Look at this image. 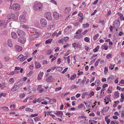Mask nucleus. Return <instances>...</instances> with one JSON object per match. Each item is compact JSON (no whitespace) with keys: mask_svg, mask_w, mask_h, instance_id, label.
<instances>
[{"mask_svg":"<svg viewBox=\"0 0 124 124\" xmlns=\"http://www.w3.org/2000/svg\"><path fill=\"white\" fill-rule=\"evenodd\" d=\"M46 99H48L49 100L50 103L51 104H53V103H54L53 99H51L47 97H46Z\"/></svg>","mask_w":124,"mask_h":124,"instance_id":"nucleus-34","label":"nucleus"},{"mask_svg":"<svg viewBox=\"0 0 124 124\" xmlns=\"http://www.w3.org/2000/svg\"><path fill=\"white\" fill-rule=\"evenodd\" d=\"M83 27L85 28H87L89 26V24L88 23H86L85 24H83Z\"/></svg>","mask_w":124,"mask_h":124,"instance_id":"nucleus-39","label":"nucleus"},{"mask_svg":"<svg viewBox=\"0 0 124 124\" xmlns=\"http://www.w3.org/2000/svg\"><path fill=\"white\" fill-rule=\"evenodd\" d=\"M108 69L106 67H105L104 68V72L105 73V74L106 75L107 74V72H108Z\"/></svg>","mask_w":124,"mask_h":124,"instance_id":"nucleus-46","label":"nucleus"},{"mask_svg":"<svg viewBox=\"0 0 124 124\" xmlns=\"http://www.w3.org/2000/svg\"><path fill=\"white\" fill-rule=\"evenodd\" d=\"M76 74L73 75L70 77V79L71 80H72L74 79L76 77Z\"/></svg>","mask_w":124,"mask_h":124,"instance_id":"nucleus-43","label":"nucleus"},{"mask_svg":"<svg viewBox=\"0 0 124 124\" xmlns=\"http://www.w3.org/2000/svg\"><path fill=\"white\" fill-rule=\"evenodd\" d=\"M27 121L29 123L34 124L33 120L31 119H28L27 120Z\"/></svg>","mask_w":124,"mask_h":124,"instance_id":"nucleus-35","label":"nucleus"},{"mask_svg":"<svg viewBox=\"0 0 124 124\" xmlns=\"http://www.w3.org/2000/svg\"><path fill=\"white\" fill-rule=\"evenodd\" d=\"M85 104L86 107L88 108H91L92 105V103L90 101L87 102L85 103Z\"/></svg>","mask_w":124,"mask_h":124,"instance_id":"nucleus-11","label":"nucleus"},{"mask_svg":"<svg viewBox=\"0 0 124 124\" xmlns=\"http://www.w3.org/2000/svg\"><path fill=\"white\" fill-rule=\"evenodd\" d=\"M114 76L110 75L108 78L107 81L108 83H110L113 80L114 78Z\"/></svg>","mask_w":124,"mask_h":124,"instance_id":"nucleus-12","label":"nucleus"},{"mask_svg":"<svg viewBox=\"0 0 124 124\" xmlns=\"http://www.w3.org/2000/svg\"><path fill=\"white\" fill-rule=\"evenodd\" d=\"M20 98H23L25 96V94L24 93L23 94L21 93L20 95Z\"/></svg>","mask_w":124,"mask_h":124,"instance_id":"nucleus-52","label":"nucleus"},{"mask_svg":"<svg viewBox=\"0 0 124 124\" xmlns=\"http://www.w3.org/2000/svg\"><path fill=\"white\" fill-rule=\"evenodd\" d=\"M70 7L66 8L65 10V13L66 14H68L70 12Z\"/></svg>","mask_w":124,"mask_h":124,"instance_id":"nucleus-23","label":"nucleus"},{"mask_svg":"<svg viewBox=\"0 0 124 124\" xmlns=\"http://www.w3.org/2000/svg\"><path fill=\"white\" fill-rule=\"evenodd\" d=\"M9 15L10 16V17L8 18V20H7V23L8 22L10 21L11 19H13L15 18V16L13 14H10Z\"/></svg>","mask_w":124,"mask_h":124,"instance_id":"nucleus-21","label":"nucleus"},{"mask_svg":"<svg viewBox=\"0 0 124 124\" xmlns=\"http://www.w3.org/2000/svg\"><path fill=\"white\" fill-rule=\"evenodd\" d=\"M15 47L16 51L18 52H20L22 50V48L21 46L18 45H16Z\"/></svg>","mask_w":124,"mask_h":124,"instance_id":"nucleus-13","label":"nucleus"},{"mask_svg":"<svg viewBox=\"0 0 124 124\" xmlns=\"http://www.w3.org/2000/svg\"><path fill=\"white\" fill-rule=\"evenodd\" d=\"M20 21L22 23H25L26 22V19L24 16L21 15L19 17Z\"/></svg>","mask_w":124,"mask_h":124,"instance_id":"nucleus-6","label":"nucleus"},{"mask_svg":"<svg viewBox=\"0 0 124 124\" xmlns=\"http://www.w3.org/2000/svg\"><path fill=\"white\" fill-rule=\"evenodd\" d=\"M38 115L37 114H34L31 115L30 116V117H34L37 116H38Z\"/></svg>","mask_w":124,"mask_h":124,"instance_id":"nucleus-56","label":"nucleus"},{"mask_svg":"<svg viewBox=\"0 0 124 124\" xmlns=\"http://www.w3.org/2000/svg\"><path fill=\"white\" fill-rule=\"evenodd\" d=\"M18 41L22 44H24L26 41V38L24 37H19L18 39Z\"/></svg>","mask_w":124,"mask_h":124,"instance_id":"nucleus-7","label":"nucleus"},{"mask_svg":"<svg viewBox=\"0 0 124 124\" xmlns=\"http://www.w3.org/2000/svg\"><path fill=\"white\" fill-rule=\"evenodd\" d=\"M72 46H73L74 47L77 48H80L81 46V44L79 43L78 44H76L75 43L74 44H72Z\"/></svg>","mask_w":124,"mask_h":124,"instance_id":"nucleus-16","label":"nucleus"},{"mask_svg":"<svg viewBox=\"0 0 124 124\" xmlns=\"http://www.w3.org/2000/svg\"><path fill=\"white\" fill-rule=\"evenodd\" d=\"M39 34L37 33L34 34H30L29 35V37L32 38H36L39 37Z\"/></svg>","mask_w":124,"mask_h":124,"instance_id":"nucleus-15","label":"nucleus"},{"mask_svg":"<svg viewBox=\"0 0 124 124\" xmlns=\"http://www.w3.org/2000/svg\"><path fill=\"white\" fill-rule=\"evenodd\" d=\"M43 7V5L40 2H37L35 3L33 8L36 11H40L42 10Z\"/></svg>","mask_w":124,"mask_h":124,"instance_id":"nucleus-1","label":"nucleus"},{"mask_svg":"<svg viewBox=\"0 0 124 124\" xmlns=\"http://www.w3.org/2000/svg\"><path fill=\"white\" fill-rule=\"evenodd\" d=\"M100 46H99L98 45L94 49H93V51L95 52H96L98 51V49L99 48Z\"/></svg>","mask_w":124,"mask_h":124,"instance_id":"nucleus-32","label":"nucleus"},{"mask_svg":"<svg viewBox=\"0 0 124 124\" xmlns=\"http://www.w3.org/2000/svg\"><path fill=\"white\" fill-rule=\"evenodd\" d=\"M34 119L35 122L40 121L41 119L37 117H35L34 118Z\"/></svg>","mask_w":124,"mask_h":124,"instance_id":"nucleus-47","label":"nucleus"},{"mask_svg":"<svg viewBox=\"0 0 124 124\" xmlns=\"http://www.w3.org/2000/svg\"><path fill=\"white\" fill-rule=\"evenodd\" d=\"M61 87H56L55 89V91H58L61 89Z\"/></svg>","mask_w":124,"mask_h":124,"instance_id":"nucleus-58","label":"nucleus"},{"mask_svg":"<svg viewBox=\"0 0 124 124\" xmlns=\"http://www.w3.org/2000/svg\"><path fill=\"white\" fill-rule=\"evenodd\" d=\"M78 16L80 17H82L83 16V14L80 12L79 13Z\"/></svg>","mask_w":124,"mask_h":124,"instance_id":"nucleus-59","label":"nucleus"},{"mask_svg":"<svg viewBox=\"0 0 124 124\" xmlns=\"http://www.w3.org/2000/svg\"><path fill=\"white\" fill-rule=\"evenodd\" d=\"M53 78H52V76H50L46 79V81L47 82H52L53 81Z\"/></svg>","mask_w":124,"mask_h":124,"instance_id":"nucleus-17","label":"nucleus"},{"mask_svg":"<svg viewBox=\"0 0 124 124\" xmlns=\"http://www.w3.org/2000/svg\"><path fill=\"white\" fill-rule=\"evenodd\" d=\"M110 66L109 67V69H111L112 70L113 69V68L114 67V65H113V64L111 63H110Z\"/></svg>","mask_w":124,"mask_h":124,"instance_id":"nucleus-49","label":"nucleus"},{"mask_svg":"<svg viewBox=\"0 0 124 124\" xmlns=\"http://www.w3.org/2000/svg\"><path fill=\"white\" fill-rule=\"evenodd\" d=\"M40 22L41 26L42 27H46L47 22L45 19L43 18L41 19Z\"/></svg>","mask_w":124,"mask_h":124,"instance_id":"nucleus-4","label":"nucleus"},{"mask_svg":"<svg viewBox=\"0 0 124 124\" xmlns=\"http://www.w3.org/2000/svg\"><path fill=\"white\" fill-rule=\"evenodd\" d=\"M109 108V107L107 106L104 108L103 109V111L105 112L107 111H108Z\"/></svg>","mask_w":124,"mask_h":124,"instance_id":"nucleus-36","label":"nucleus"},{"mask_svg":"<svg viewBox=\"0 0 124 124\" xmlns=\"http://www.w3.org/2000/svg\"><path fill=\"white\" fill-rule=\"evenodd\" d=\"M52 40L53 39H49L46 41L45 43L46 44H50L52 41Z\"/></svg>","mask_w":124,"mask_h":124,"instance_id":"nucleus-26","label":"nucleus"},{"mask_svg":"<svg viewBox=\"0 0 124 124\" xmlns=\"http://www.w3.org/2000/svg\"><path fill=\"white\" fill-rule=\"evenodd\" d=\"M4 60L6 62H8L9 60V57L8 56L4 57Z\"/></svg>","mask_w":124,"mask_h":124,"instance_id":"nucleus-54","label":"nucleus"},{"mask_svg":"<svg viewBox=\"0 0 124 124\" xmlns=\"http://www.w3.org/2000/svg\"><path fill=\"white\" fill-rule=\"evenodd\" d=\"M22 26L23 28L25 29H29V27L28 26L26 25L23 24Z\"/></svg>","mask_w":124,"mask_h":124,"instance_id":"nucleus-41","label":"nucleus"},{"mask_svg":"<svg viewBox=\"0 0 124 124\" xmlns=\"http://www.w3.org/2000/svg\"><path fill=\"white\" fill-rule=\"evenodd\" d=\"M56 114L57 115H63V113L61 111H56Z\"/></svg>","mask_w":124,"mask_h":124,"instance_id":"nucleus-31","label":"nucleus"},{"mask_svg":"<svg viewBox=\"0 0 124 124\" xmlns=\"http://www.w3.org/2000/svg\"><path fill=\"white\" fill-rule=\"evenodd\" d=\"M47 54H51L52 52L50 50H49L47 51L46 52Z\"/></svg>","mask_w":124,"mask_h":124,"instance_id":"nucleus-61","label":"nucleus"},{"mask_svg":"<svg viewBox=\"0 0 124 124\" xmlns=\"http://www.w3.org/2000/svg\"><path fill=\"white\" fill-rule=\"evenodd\" d=\"M11 8H13L15 10H19L21 9L20 5L18 3H15L13 4L11 7Z\"/></svg>","mask_w":124,"mask_h":124,"instance_id":"nucleus-2","label":"nucleus"},{"mask_svg":"<svg viewBox=\"0 0 124 124\" xmlns=\"http://www.w3.org/2000/svg\"><path fill=\"white\" fill-rule=\"evenodd\" d=\"M68 69V68H65L64 69V70H63V71H62V74H64V73H65V72H66L67 71Z\"/></svg>","mask_w":124,"mask_h":124,"instance_id":"nucleus-55","label":"nucleus"},{"mask_svg":"<svg viewBox=\"0 0 124 124\" xmlns=\"http://www.w3.org/2000/svg\"><path fill=\"white\" fill-rule=\"evenodd\" d=\"M8 44V46L10 47H11L13 46L11 40L10 39H8L7 41Z\"/></svg>","mask_w":124,"mask_h":124,"instance_id":"nucleus-20","label":"nucleus"},{"mask_svg":"<svg viewBox=\"0 0 124 124\" xmlns=\"http://www.w3.org/2000/svg\"><path fill=\"white\" fill-rule=\"evenodd\" d=\"M95 86H97L99 85L100 84V81L99 80H96L95 82Z\"/></svg>","mask_w":124,"mask_h":124,"instance_id":"nucleus-28","label":"nucleus"},{"mask_svg":"<svg viewBox=\"0 0 124 124\" xmlns=\"http://www.w3.org/2000/svg\"><path fill=\"white\" fill-rule=\"evenodd\" d=\"M110 95H107L105 97L104 99L105 102H106V104L108 103L109 101H111L110 100Z\"/></svg>","mask_w":124,"mask_h":124,"instance_id":"nucleus-8","label":"nucleus"},{"mask_svg":"<svg viewBox=\"0 0 124 124\" xmlns=\"http://www.w3.org/2000/svg\"><path fill=\"white\" fill-rule=\"evenodd\" d=\"M43 101V99H41V98H39L37 100V102H40Z\"/></svg>","mask_w":124,"mask_h":124,"instance_id":"nucleus-53","label":"nucleus"},{"mask_svg":"<svg viewBox=\"0 0 124 124\" xmlns=\"http://www.w3.org/2000/svg\"><path fill=\"white\" fill-rule=\"evenodd\" d=\"M94 94V92L93 91H92L90 92V94L88 95L90 96V97H91L92 96H93Z\"/></svg>","mask_w":124,"mask_h":124,"instance_id":"nucleus-51","label":"nucleus"},{"mask_svg":"<svg viewBox=\"0 0 124 124\" xmlns=\"http://www.w3.org/2000/svg\"><path fill=\"white\" fill-rule=\"evenodd\" d=\"M25 110L27 111H29L31 112H32L33 111V109H31L30 108H27L25 109Z\"/></svg>","mask_w":124,"mask_h":124,"instance_id":"nucleus-50","label":"nucleus"},{"mask_svg":"<svg viewBox=\"0 0 124 124\" xmlns=\"http://www.w3.org/2000/svg\"><path fill=\"white\" fill-rule=\"evenodd\" d=\"M56 69L58 71H61L62 70V68L61 67H58L56 68Z\"/></svg>","mask_w":124,"mask_h":124,"instance_id":"nucleus-45","label":"nucleus"},{"mask_svg":"<svg viewBox=\"0 0 124 124\" xmlns=\"http://www.w3.org/2000/svg\"><path fill=\"white\" fill-rule=\"evenodd\" d=\"M38 90L40 92H41L44 91V90L41 87V85H39L37 88Z\"/></svg>","mask_w":124,"mask_h":124,"instance_id":"nucleus-29","label":"nucleus"},{"mask_svg":"<svg viewBox=\"0 0 124 124\" xmlns=\"http://www.w3.org/2000/svg\"><path fill=\"white\" fill-rule=\"evenodd\" d=\"M111 13V11L110 10H109L107 13V14L106 15V16H107L109 15Z\"/></svg>","mask_w":124,"mask_h":124,"instance_id":"nucleus-63","label":"nucleus"},{"mask_svg":"<svg viewBox=\"0 0 124 124\" xmlns=\"http://www.w3.org/2000/svg\"><path fill=\"white\" fill-rule=\"evenodd\" d=\"M99 36V35L98 34H96L93 37V39L94 40H95L97 39L98 37Z\"/></svg>","mask_w":124,"mask_h":124,"instance_id":"nucleus-40","label":"nucleus"},{"mask_svg":"<svg viewBox=\"0 0 124 124\" xmlns=\"http://www.w3.org/2000/svg\"><path fill=\"white\" fill-rule=\"evenodd\" d=\"M108 116H106L105 118V120L106 121L107 124H109L110 121V119L109 118H108Z\"/></svg>","mask_w":124,"mask_h":124,"instance_id":"nucleus-25","label":"nucleus"},{"mask_svg":"<svg viewBox=\"0 0 124 124\" xmlns=\"http://www.w3.org/2000/svg\"><path fill=\"white\" fill-rule=\"evenodd\" d=\"M43 74L44 73L43 72L39 73L38 75V80H40L41 79Z\"/></svg>","mask_w":124,"mask_h":124,"instance_id":"nucleus-18","label":"nucleus"},{"mask_svg":"<svg viewBox=\"0 0 124 124\" xmlns=\"http://www.w3.org/2000/svg\"><path fill=\"white\" fill-rule=\"evenodd\" d=\"M11 35L12 37L14 39H16L17 38V35L14 32H12L11 33Z\"/></svg>","mask_w":124,"mask_h":124,"instance_id":"nucleus-22","label":"nucleus"},{"mask_svg":"<svg viewBox=\"0 0 124 124\" xmlns=\"http://www.w3.org/2000/svg\"><path fill=\"white\" fill-rule=\"evenodd\" d=\"M17 85V83H15L14 87L11 89V91H14L17 90L19 87V85Z\"/></svg>","mask_w":124,"mask_h":124,"instance_id":"nucleus-9","label":"nucleus"},{"mask_svg":"<svg viewBox=\"0 0 124 124\" xmlns=\"http://www.w3.org/2000/svg\"><path fill=\"white\" fill-rule=\"evenodd\" d=\"M84 40L86 42H88L90 41V39L89 38L86 37L84 38Z\"/></svg>","mask_w":124,"mask_h":124,"instance_id":"nucleus-38","label":"nucleus"},{"mask_svg":"<svg viewBox=\"0 0 124 124\" xmlns=\"http://www.w3.org/2000/svg\"><path fill=\"white\" fill-rule=\"evenodd\" d=\"M70 55L68 56L67 57V61L68 63H70Z\"/></svg>","mask_w":124,"mask_h":124,"instance_id":"nucleus-62","label":"nucleus"},{"mask_svg":"<svg viewBox=\"0 0 124 124\" xmlns=\"http://www.w3.org/2000/svg\"><path fill=\"white\" fill-rule=\"evenodd\" d=\"M113 28L114 29L116 30V31H117V29L120 26V22L118 20H116L113 24Z\"/></svg>","mask_w":124,"mask_h":124,"instance_id":"nucleus-3","label":"nucleus"},{"mask_svg":"<svg viewBox=\"0 0 124 124\" xmlns=\"http://www.w3.org/2000/svg\"><path fill=\"white\" fill-rule=\"evenodd\" d=\"M45 16L46 18L49 20L50 21L52 19L51 14L49 12H47L45 13Z\"/></svg>","mask_w":124,"mask_h":124,"instance_id":"nucleus-5","label":"nucleus"},{"mask_svg":"<svg viewBox=\"0 0 124 124\" xmlns=\"http://www.w3.org/2000/svg\"><path fill=\"white\" fill-rule=\"evenodd\" d=\"M53 15L55 19H58L59 17V14L57 12H54L53 13Z\"/></svg>","mask_w":124,"mask_h":124,"instance_id":"nucleus-14","label":"nucleus"},{"mask_svg":"<svg viewBox=\"0 0 124 124\" xmlns=\"http://www.w3.org/2000/svg\"><path fill=\"white\" fill-rule=\"evenodd\" d=\"M85 80H83L80 83V85L82 87L84 85L85 83Z\"/></svg>","mask_w":124,"mask_h":124,"instance_id":"nucleus-42","label":"nucleus"},{"mask_svg":"<svg viewBox=\"0 0 124 124\" xmlns=\"http://www.w3.org/2000/svg\"><path fill=\"white\" fill-rule=\"evenodd\" d=\"M69 39V37H64L63 39V40H64L65 41L68 40Z\"/></svg>","mask_w":124,"mask_h":124,"instance_id":"nucleus-60","label":"nucleus"},{"mask_svg":"<svg viewBox=\"0 0 124 124\" xmlns=\"http://www.w3.org/2000/svg\"><path fill=\"white\" fill-rule=\"evenodd\" d=\"M17 33L19 36L21 35L24 36L25 35V32L23 31L20 30H18L17 31Z\"/></svg>","mask_w":124,"mask_h":124,"instance_id":"nucleus-10","label":"nucleus"},{"mask_svg":"<svg viewBox=\"0 0 124 124\" xmlns=\"http://www.w3.org/2000/svg\"><path fill=\"white\" fill-rule=\"evenodd\" d=\"M111 55L110 54H108L106 56V57L108 59H109L111 58Z\"/></svg>","mask_w":124,"mask_h":124,"instance_id":"nucleus-48","label":"nucleus"},{"mask_svg":"<svg viewBox=\"0 0 124 124\" xmlns=\"http://www.w3.org/2000/svg\"><path fill=\"white\" fill-rule=\"evenodd\" d=\"M1 108L3 109L5 111H7L9 109L7 107H1Z\"/></svg>","mask_w":124,"mask_h":124,"instance_id":"nucleus-33","label":"nucleus"},{"mask_svg":"<svg viewBox=\"0 0 124 124\" xmlns=\"http://www.w3.org/2000/svg\"><path fill=\"white\" fill-rule=\"evenodd\" d=\"M44 58V56L42 55H38V60H41Z\"/></svg>","mask_w":124,"mask_h":124,"instance_id":"nucleus-30","label":"nucleus"},{"mask_svg":"<svg viewBox=\"0 0 124 124\" xmlns=\"http://www.w3.org/2000/svg\"><path fill=\"white\" fill-rule=\"evenodd\" d=\"M33 73V72L32 71H31L29 72L27 74V76H29L31 75Z\"/></svg>","mask_w":124,"mask_h":124,"instance_id":"nucleus-57","label":"nucleus"},{"mask_svg":"<svg viewBox=\"0 0 124 124\" xmlns=\"http://www.w3.org/2000/svg\"><path fill=\"white\" fill-rule=\"evenodd\" d=\"M35 64L36 67L37 68H39L41 67L40 64L38 62H35Z\"/></svg>","mask_w":124,"mask_h":124,"instance_id":"nucleus-24","label":"nucleus"},{"mask_svg":"<svg viewBox=\"0 0 124 124\" xmlns=\"http://www.w3.org/2000/svg\"><path fill=\"white\" fill-rule=\"evenodd\" d=\"M88 31L87 30H86L83 31L82 33L83 35H85Z\"/></svg>","mask_w":124,"mask_h":124,"instance_id":"nucleus-64","label":"nucleus"},{"mask_svg":"<svg viewBox=\"0 0 124 124\" xmlns=\"http://www.w3.org/2000/svg\"><path fill=\"white\" fill-rule=\"evenodd\" d=\"M100 59H98V60L94 64L95 66L96 67L98 65L100 61Z\"/></svg>","mask_w":124,"mask_h":124,"instance_id":"nucleus-44","label":"nucleus"},{"mask_svg":"<svg viewBox=\"0 0 124 124\" xmlns=\"http://www.w3.org/2000/svg\"><path fill=\"white\" fill-rule=\"evenodd\" d=\"M114 95L116 98H118L119 96V93L118 91H117L115 92L114 93Z\"/></svg>","mask_w":124,"mask_h":124,"instance_id":"nucleus-27","label":"nucleus"},{"mask_svg":"<svg viewBox=\"0 0 124 124\" xmlns=\"http://www.w3.org/2000/svg\"><path fill=\"white\" fill-rule=\"evenodd\" d=\"M82 31V30L81 29H80L78 30L76 32L75 34L76 35H77L79 33H80Z\"/></svg>","mask_w":124,"mask_h":124,"instance_id":"nucleus-37","label":"nucleus"},{"mask_svg":"<svg viewBox=\"0 0 124 124\" xmlns=\"http://www.w3.org/2000/svg\"><path fill=\"white\" fill-rule=\"evenodd\" d=\"M83 36L80 33L78 35H77L74 36V38L77 39H80Z\"/></svg>","mask_w":124,"mask_h":124,"instance_id":"nucleus-19","label":"nucleus"}]
</instances>
